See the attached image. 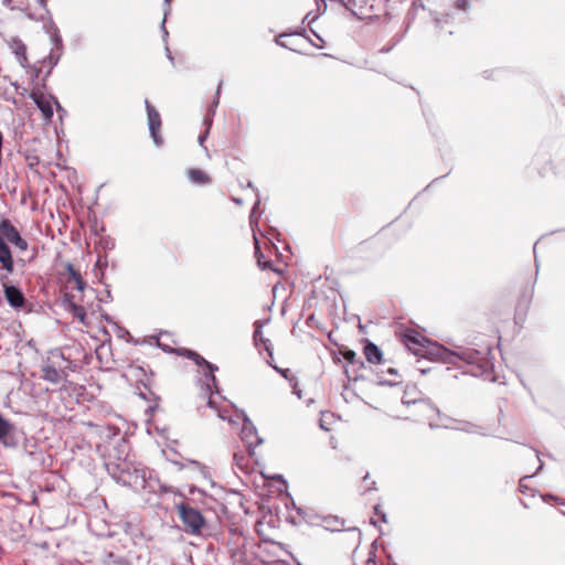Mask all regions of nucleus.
Listing matches in <instances>:
<instances>
[{"label": "nucleus", "instance_id": "30", "mask_svg": "<svg viewBox=\"0 0 565 565\" xmlns=\"http://www.w3.org/2000/svg\"><path fill=\"white\" fill-rule=\"evenodd\" d=\"M115 557H116V556H115L113 553H109V554L107 555V559L105 561V563H107V564H108L110 561H113L114 563H118V565H124V563H125V562H124V559H122V558L117 557V558L115 559Z\"/></svg>", "mask_w": 565, "mask_h": 565}, {"label": "nucleus", "instance_id": "25", "mask_svg": "<svg viewBox=\"0 0 565 565\" xmlns=\"http://www.w3.org/2000/svg\"><path fill=\"white\" fill-rule=\"evenodd\" d=\"M255 239V256L257 258V263H258V266L262 267V268H267V264H263L262 263V258L264 257L263 256V253L260 250V247H259V244H258V239L256 237H254Z\"/></svg>", "mask_w": 565, "mask_h": 565}, {"label": "nucleus", "instance_id": "37", "mask_svg": "<svg viewBox=\"0 0 565 565\" xmlns=\"http://www.w3.org/2000/svg\"><path fill=\"white\" fill-rule=\"evenodd\" d=\"M530 477L529 476H525L523 477L521 480H520V489L522 492H524V489L526 488V484L523 483L524 480L529 479Z\"/></svg>", "mask_w": 565, "mask_h": 565}, {"label": "nucleus", "instance_id": "1", "mask_svg": "<svg viewBox=\"0 0 565 565\" xmlns=\"http://www.w3.org/2000/svg\"><path fill=\"white\" fill-rule=\"evenodd\" d=\"M403 343L414 355L429 359L437 358L446 364L459 367H461L460 363H465L469 366L466 372L472 376L493 380L494 365L490 356V347H484L481 350L462 347L449 350L443 345L430 343L425 337L413 330L404 333Z\"/></svg>", "mask_w": 565, "mask_h": 565}, {"label": "nucleus", "instance_id": "52", "mask_svg": "<svg viewBox=\"0 0 565 565\" xmlns=\"http://www.w3.org/2000/svg\"><path fill=\"white\" fill-rule=\"evenodd\" d=\"M365 565H376V563H371L370 561H366Z\"/></svg>", "mask_w": 565, "mask_h": 565}, {"label": "nucleus", "instance_id": "40", "mask_svg": "<svg viewBox=\"0 0 565 565\" xmlns=\"http://www.w3.org/2000/svg\"><path fill=\"white\" fill-rule=\"evenodd\" d=\"M386 373H387V374H391V375H395V376H397V375H398V374H397V370H396V369H394V367H388V369L386 370Z\"/></svg>", "mask_w": 565, "mask_h": 565}, {"label": "nucleus", "instance_id": "27", "mask_svg": "<svg viewBox=\"0 0 565 565\" xmlns=\"http://www.w3.org/2000/svg\"><path fill=\"white\" fill-rule=\"evenodd\" d=\"M290 384H291V387H292V393L296 394L298 396V398H301L302 397V392L301 390L298 388V382L295 377H291L290 379Z\"/></svg>", "mask_w": 565, "mask_h": 565}, {"label": "nucleus", "instance_id": "10", "mask_svg": "<svg viewBox=\"0 0 565 565\" xmlns=\"http://www.w3.org/2000/svg\"><path fill=\"white\" fill-rule=\"evenodd\" d=\"M30 98L40 109L44 119L51 121L53 117V107L51 100L46 98L41 92H31Z\"/></svg>", "mask_w": 565, "mask_h": 565}, {"label": "nucleus", "instance_id": "32", "mask_svg": "<svg viewBox=\"0 0 565 565\" xmlns=\"http://www.w3.org/2000/svg\"><path fill=\"white\" fill-rule=\"evenodd\" d=\"M275 370L280 373L285 379H287L289 382H290V379L292 376L289 377V370L288 369H279V367H275Z\"/></svg>", "mask_w": 565, "mask_h": 565}, {"label": "nucleus", "instance_id": "35", "mask_svg": "<svg viewBox=\"0 0 565 565\" xmlns=\"http://www.w3.org/2000/svg\"><path fill=\"white\" fill-rule=\"evenodd\" d=\"M164 1V4H166V8H164V19H167V17L169 15L170 13V3L172 0H163Z\"/></svg>", "mask_w": 565, "mask_h": 565}, {"label": "nucleus", "instance_id": "36", "mask_svg": "<svg viewBox=\"0 0 565 565\" xmlns=\"http://www.w3.org/2000/svg\"><path fill=\"white\" fill-rule=\"evenodd\" d=\"M467 4H468V0H458V2H457V7L461 10H466Z\"/></svg>", "mask_w": 565, "mask_h": 565}, {"label": "nucleus", "instance_id": "20", "mask_svg": "<svg viewBox=\"0 0 565 565\" xmlns=\"http://www.w3.org/2000/svg\"><path fill=\"white\" fill-rule=\"evenodd\" d=\"M446 428H451V429H457V430H461V431H466V433H469V434H476L478 433V427L477 425L472 424V423H469V422H465V423H458L457 426H449V425H445Z\"/></svg>", "mask_w": 565, "mask_h": 565}, {"label": "nucleus", "instance_id": "5", "mask_svg": "<svg viewBox=\"0 0 565 565\" xmlns=\"http://www.w3.org/2000/svg\"><path fill=\"white\" fill-rule=\"evenodd\" d=\"M177 510L184 532L192 535H200L202 529L205 526V519L202 513L186 503L177 504Z\"/></svg>", "mask_w": 565, "mask_h": 565}, {"label": "nucleus", "instance_id": "6", "mask_svg": "<svg viewBox=\"0 0 565 565\" xmlns=\"http://www.w3.org/2000/svg\"><path fill=\"white\" fill-rule=\"evenodd\" d=\"M236 417L243 420L241 439L246 445L249 455L253 456L256 446L263 443V438L257 435L255 425L244 411L236 409Z\"/></svg>", "mask_w": 565, "mask_h": 565}, {"label": "nucleus", "instance_id": "15", "mask_svg": "<svg viewBox=\"0 0 565 565\" xmlns=\"http://www.w3.org/2000/svg\"><path fill=\"white\" fill-rule=\"evenodd\" d=\"M364 356L367 360V362L373 364H379L382 362V351L381 349L373 342L366 341L363 350Z\"/></svg>", "mask_w": 565, "mask_h": 565}, {"label": "nucleus", "instance_id": "31", "mask_svg": "<svg viewBox=\"0 0 565 565\" xmlns=\"http://www.w3.org/2000/svg\"><path fill=\"white\" fill-rule=\"evenodd\" d=\"M542 498H543V500H544V501H546V502H547L548 500H554V501H556L557 503L565 505V501H562L559 498H557V497H555V495H553V494H550V493H548V494L543 495Z\"/></svg>", "mask_w": 565, "mask_h": 565}, {"label": "nucleus", "instance_id": "28", "mask_svg": "<svg viewBox=\"0 0 565 565\" xmlns=\"http://www.w3.org/2000/svg\"><path fill=\"white\" fill-rule=\"evenodd\" d=\"M404 403H405V404H411V403H413V404H416V403L425 404V405L429 406L431 409H434V411H435L439 416H441L439 408L435 407V406H434L430 402H428V401L420 399V401L404 402Z\"/></svg>", "mask_w": 565, "mask_h": 565}, {"label": "nucleus", "instance_id": "22", "mask_svg": "<svg viewBox=\"0 0 565 565\" xmlns=\"http://www.w3.org/2000/svg\"><path fill=\"white\" fill-rule=\"evenodd\" d=\"M222 85H223V82L221 81L218 83V86H217V89H216V93H215V97L213 99V103L212 105L209 107L207 109V114L205 117H211L213 119V116L215 114V108L217 107L218 105V102H220V95H221V89H222Z\"/></svg>", "mask_w": 565, "mask_h": 565}, {"label": "nucleus", "instance_id": "13", "mask_svg": "<svg viewBox=\"0 0 565 565\" xmlns=\"http://www.w3.org/2000/svg\"><path fill=\"white\" fill-rule=\"evenodd\" d=\"M41 377L44 381H47L55 385L62 383L67 377V374L64 371L57 370L54 365L49 363L44 364L41 367Z\"/></svg>", "mask_w": 565, "mask_h": 565}, {"label": "nucleus", "instance_id": "24", "mask_svg": "<svg viewBox=\"0 0 565 565\" xmlns=\"http://www.w3.org/2000/svg\"><path fill=\"white\" fill-rule=\"evenodd\" d=\"M204 125L206 126V129H205V131H204L203 134H201V135L199 136V143H200L201 146H203V142H204V141H205V139L207 138L209 130H210V128H211V126H212V118H211V117H205V118H204Z\"/></svg>", "mask_w": 565, "mask_h": 565}, {"label": "nucleus", "instance_id": "8", "mask_svg": "<svg viewBox=\"0 0 565 565\" xmlns=\"http://www.w3.org/2000/svg\"><path fill=\"white\" fill-rule=\"evenodd\" d=\"M7 279H8V277L6 275L0 276V281L2 282V286H3V292H4V298H6L7 302L12 308H15V309L23 308L25 305V297H24L22 290L14 285L8 284Z\"/></svg>", "mask_w": 565, "mask_h": 565}, {"label": "nucleus", "instance_id": "38", "mask_svg": "<svg viewBox=\"0 0 565 565\" xmlns=\"http://www.w3.org/2000/svg\"><path fill=\"white\" fill-rule=\"evenodd\" d=\"M366 561H370L371 563H376L375 562V552L374 551H370L369 557H367Z\"/></svg>", "mask_w": 565, "mask_h": 565}, {"label": "nucleus", "instance_id": "4", "mask_svg": "<svg viewBox=\"0 0 565 565\" xmlns=\"http://www.w3.org/2000/svg\"><path fill=\"white\" fill-rule=\"evenodd\" d=\"M179 354L193 360L198 366L203 367V374L207 381L205 387V394L209 395L207 406L214 408L217 412L218 417L222 418L223 420L228 419V422H233L232 418L225 416L224 411L218 408L212 398V386L215 388V393H218L217 380L214 375L218 367L215 364L206 361L202 355L192 350L182 349L179 351Z\"/></svg>", "mask_w": 565, "mask_h": 565}, {"label": "nucleus", "instance_id": "26", "mask_svg": "<svg viewBox=\"0 0 565 565\" xmlns=\"http://www.w3.org/2000/svg\"><path fill=\"white\" fill-rule=\"evenodd\" d=\"M397 384H398V381L387 380V379L379 375V385H382V386H394V385H397Z\"/></svg>", "mask_w": 565, "mask_h": 565}, {"label": "nucleus", "instance_id": "7", "mask_svg": "<svg viewBox=\"0 0 565 565\" xmlns=\"http://www.w3.org/2000/svg\"><path fill=\"white\" fill-rule=\"evenodd\" d=\"M147 117H148V126L150 136L157 147L162 145V138L160 136L161 128V117L159 111L150 104L148 99L145 100Z\"/></svg>", "mask_w": 565, "mask_h": 565}, {"label": "nucleus", "instance_id": "42", "mask_svg": "<svg viewBox=\"0 0 565 565\" xmlns=\"http://www.w3.org/2000/svg\"><path fill=\"white\" fill-rule=\"evenodd\" d=\"M232 201L236 204V205H243V200L241 198H232Z\"/></svg>", "mask_w": 565, "mask_h": 565}, {"label": "nucleus", "instance_id": "3", "mask_svg": "<svg viewBox=\"0 0 565 565\" xmlns=\"http://www.w3.org/2000/svg\"><path fill=\"white\" fill-rule=\"evenodd\" d=\"M121 486L130 488L131 490L139 492L141 490L148 492H173L172 487L162 484L158 479L147 477V471L141 468H137L130 463V469H127L124 479H121Z\"/></svg>", "mask_w": 565, "mask_h": 565}, {"label": "nucleus", "instance_id": "49", "mask_svg": "<svg viewBox=\"0 0 565 565\" xmlns=\"http://www.w3.org/2000/svg\"><path fill=\"white\" fill-rule=\"evenodd\" d=\"M234 460L238 463V461H241V458L237 454H234Z\"/></svg>", "mask_w": 565, "mask_h": 565}, {"label": "nucleus", "instance_id": "46", "mask_svg": "<svg viewBox=\"0 0 565 565\" xmlns=\"http://www.w3.org/2000/svg\"><path fill=\"white\" fill-rule=\"evenodd\" d=\"M391 49H392V46H390V47H383V49H381V50H380V52H381V53H387V52H390V51H391Z\"/></svg>", "mask_w": 565, "mask_h": 565}, {"label": "nucleus", "instance_id": "34", "mask_svg": "<svg viewBox=\"0 0 565 565\" xmlns=\"http://www.w3.org/2000/svg\"><path fill=\"white\" fill-rule=\"evenodd\" d=\"M164 50H166V55H167L168 60H169L172 64H174V57H173V55H172V53H171V51H170V49H169V46H168V43H166Z\"/></svg>", "mask_w": 565, "mask_h": 565}, {"label": "nucleus", "instance_id": "47", "mask_svg": "<svg viewBox=\"0 0 565 565\" xmlns=\"http://www.w3.org/2000/svg\"><path fill=\"white\" fill-rule=\"evenodd\" d=\"M104 265L102 257H98V260L96 263V266L102 267Z\"/></svg>", "mask_w": 565, "mask_h": 565}, {"label": "nucleus", "instance_id": "12", "mask_svg": "<svg viewBox=\"0 0 565 565\" xmlns=\"http://www.w3.org/2000/svg\"><path fill=\"white\" fill-rule=\"evenodd\" d=\"M63 306L67 312H70L75 319H77L81 323L87 324L86 321V311L83 306L77 305L73 300V296L65 295L63 299Z\"/></svg>", "mask_w": 565, "mask_h": 565}, {"label": "nucleus", "instance_id": "53", "mask_svg": "<svg viewBox=\"0 0 565 565\" xmlns=\"http://www.w3.org/2000/svg\"><path fill=\"white\" fill-rule=\"evenodd\" d=\"M344 372H345V374L348 375V377L350 379L349 370H348V369H345V370H344Z\"/></svg>", "mask_w": 565, "mask_h": 565}, {"label": "nucleus", "instance_id": "54", "mask_svg": "<svg viewBox=\"0 0 565 565\" xmlns=\"http://www.w3.org/2000/svg\"><path fill=\"white\" fill-rule=\"evenodd\" d=\"M175 465H178L180 467V469L183 468V465L179 463V462H175Z\"/></svg>", "mask_w": 565, "mask_h": 565}, {"label": "nucleus", "instance_id": "14", "mask_svg": "<svg viewBox=\"0 0 565 565\" xmlns=\"http://www.w3.org/2000/svg\"><path fill=\"white\" fill-rule=\"evenodd\" d=\"M106 469L113 480H115L118 484H121V479H124L127 469H130V462H108L106 463Z\"/></svg>", "mask_w": 565, "mask_h": 565}, {"label": "nucleus", "instance_id": "19", "mask_svg": "<svg viewBox=\"0 0 565 565\" xmlns=\"http://www.w3.org/2000/svg\"><path fill=\"white\" fill-rule=\"evenodd\" d=\"M256 202L254 203V206L250 211V215H249V223H250V226L254 227L255 225L258 224V220L262 215V211L259 210V205H260V199H259V191L256 190Z\"/></svg>", "mask_w": 565, "mask_h": 565}, {"label": "nucleus", "instance_id": "21", "mask_svg": "<svg viewBox=\"0 0 565 565\" xmlns=\"http://www.w3.org/2000/svg\"><path fill=\"white\" fill-rule=\"evenodd\" d=\"M341 354H342L343 359H344L348 363H350V364H352V365H354L355 363H358L360 366H363V365H364V363H363L362 361H360V360H358V359H356V353H355L353 350H351V349H344V350H342V351H341Z\"/></svg>", "mask_w": 565, "mask_h": 565}, {"label": "nucleus", "instance_id": "16", "mask_svg": "<svg viewBox=\"0 0 565 565\" xmlns=\"http://www.w3.org/2000/svg\"><path fill=\"white\" fill-rule=\"evenodd\" d=\"M11 49L14 55L17 56L19 64L24 68L28 67L29 65L25 44L21 40L14 39L11 42Z\"/></svg>", "mask_w": 565, "mask_h": 565}, {"label": "nucleus", "instance_id": "45", "mask_svg": "<svg viewBox=\"0 0 565 565\" xmlns=\"http://www.w3.org/2000/svg\"><path fill=\"white\" fill-rule=\"evenodd\" d=\"M246 188H250V189H253L255 192H256V190H257L250 181H248V182H247Z\"/></svg>", "mask_w": 565, "mask_h": 565}, {"label": "nucleus", "instance_id": "51", "mask_svg": "<svg viewBox=\"0 0 565 565\" xmlns=\"http://www.w3.org/2000/svg\"><path fill=\"white\" fill-rule=\"evenodd\" d=\"M278 43H279L281 46H284V47H289V45H288V44H286V43H282V42H278Z\"/></svg>", "mask_w": 565, "mask_h": 565}, {"label": "nucleus", "instance_id": "50", "mask_svg": "<svg viewBox=\"0 0 565 565\" xmlns=\"http://www.w3.org/2000/svg\"><path fill=\"white\" fill-rule=\"evenodd\" d=\"M190 465H193V466H195V467H199V466H200V463H199L198 461H195V460H191V461H190Z\"/></svg>", "mask_w": 565, "mask_h": 565}, {"label": "nucleus", "instance_id": "2", "mask_svg": "<svg viewBox=\"0 0 565 565\" xmlns=\"http://www.w3.org/2000/svg\"><path fill=\"white\" fill-rule=\"evenodd\" d=\"M6 239L13 244L18 249L24 252L28 249V242L20 235L17 227L10 220L3 218L0 222V264L8 273H13L14 262L11 249Z\"/></svg>", "mask_w": 565, "mask_h": 565}, {"label": "nucleus", "instance_id": "18", "mask_svg": "<svg viewBox=\"0 0 565 565\" xmlns=\"http://www.w3.org/2000/svg\"><path fill=\"white\" fill-rule=\"evenodd\" d=\"M255 326H256V328L253 333V339H254L255 344L258 345L259 343H263L264 349L268 352V354L270 356H273L271 344H270V341L268 339H265L263 335L262 323L259 321H256Z\"/></svg>", "mask_w": 565, "mask_h": 565}, {"label": "nucleus", "instance_id": "23", "mask_svg": "<svg viewBox=\"0 0 565 565\" xmlns=\"http://www.w3.org/2000/svg\"><path fill=\"white\" fill-rule=\"evenodd\" d=\"M71 278L74 280L75 288L78 291H83L86 288V282L78 270L76 273H72Z\"/></svg>", "mask_w": 565, "mask_h": 565}, {"label": "nucleus", "instance_id": "11", "mask_svg": "<svg viewBox=\"0 0 565 565\" xmlns=\"http://www.w3.org/2000/svg\"><path fill=\"white\" fill-rule=\"evenodd\" d=\"M14 426L0 415V441L7 447H15L17 438L13 436Z\"/></svg>", "mask_w": 565, "mask_h": 565}, {"label": "nucleus", "instance_id": "44", "mask_svg": "<svg viewBox=\"0 0 565 565\" xmlns=\"http://www.w3.org/2000/svg\"><path fill=\"white\" fill-rule=\"evenodd\" d=\"M51 98L54 100V103H55V105H56V107H57V110H58V111H64V109L62 108V106L60 105V103L57 102V99H56L55 97H51Z\"/></svg>", "mask_w": 565, "mask_h": 565}, {"label": "nucleus", "instance_id": "29", "mask_svg": "<svg viewBox=\"0 0 565 565\" xmlns=\"http://www.w3.org/2000/svg\"><path fill=\"white\" fill-rule=\"evenodd\" d=\"M166 20H167V19H164V18H163V20H162V22H161V26H160V29H161V32H162V40H163V42H164V43H168L169 32H168V30H167V28H166Z\"/></svg>", "mask_w": 565, "mask_h": 565}, {"label": "nucleus", "instance_id": "43", "mask_svg": "<svg viewBox=\"0 0 565 565\" xmlns=\"http://www.w3.org/2000/svg\"><path fill=\"white\" fill-rule=\"evenodd\" d=\"M309 17H310V13H308V14L305 17V19H303V21H307V20H308V23H309V24H310L311 22H313V21L318 18L317 15H315V17H312V18L309 20Z\"/></svg>", "mask_w": 565, "mask_h": 565}, {"label": "nucleus", "instance_id": "41", "mask_svg": "<svg viewBox=\"0 0 565 565\" xmlns=\"http://www.w3.org/2000/svg\"><path fill=\"white\" fill-rule=\"evenodd\" d=\"M375 511H376V513L380 515L381 520H382L383 522H386V514H385L384 512H381V513H380L379 508H375Z\"/></svg>", "mask_w": 565, "mask_h": 565}, {"label": "nucleus", "instance_id": "9", "mask_svg": "<svg viewBox=\"0 0 565 565\" xmlns=\"http://www.w3.org/2000/svg\"><path fill=\"white\" fill-rule=\"evenodd\" d=\"M52 41L54 43V47L51 50L47 57L43 60V64L49 63L50 67L47 72L45 73L44 78L49 77L53 67L57 65L61 55H62V49H63V42L61 35L57 33V29H55L54 34L52 35Z\"/></svg>", "mask_w": 565, "mask_h": 565}, {"label": "nucleus", "instance_id": "55", "mask_svg": "<svg viewBox=\"0 0 565 565\" xmlns=\"http://www.w3.org/2000/svg\"><path fill=\"white\" fill-rule=\"evenodd\" d=\"M40 3H41V4H44V3H45V0H40Z\"/></svg>", "mask_w": 565, "mask_h": 565}, {"label": "nucleus", "instance_id": "48", "mask_svg": "<svg viewBox=\"0 0 565 565\" xmlns=\"http://www.w3.org/2000/svg\"><path fill=\"white\" fill-rule=\"evenodd\" d=\"M34 77H39L40 68H33Z\"/></svg>", "mask_w": 565, "mask_h": 565}, {"label": "nucleus", "instance_id": "39", "mask_svg": "<svg viewBox=\"0 0 565 565\" xmlns=\"http://www.w3.org/2000/svg\"><path fill=\"white\" fill-rule=\"evenodd\" d=\"M66 269H67L70 276H72V273H76L77 271L72 264H67L66 265Z\"/></svg>", "mask_w": 565, "mask_h": 565}, {"label": "nucleus", "instance_id": "17", "mask_svg": "<svg viewBox=\"0 0 565 565\" xmlns=\"http://www.w3.org/2000/svg\"><path fill=\"white\" fill-rule=\"evenodd\" d=\"M188 178L193 184L205 185L211 183V178L202 170H188Z\"/></svg>", "mask_w": 565, "mask_h": 565}, {"label": "nucleus", "instance_id": "33", "mask_svg": "<svg viewBox=\"0 0 565 565\" xmlns=\"http://www.w3.org/2000/svg\"><path fill=\"white\" fill-rule=\"evenodd\" d=\"M350 532L354 536L355 541L358 543H360V541H361V532L358 529H355V527L351 529Z\"/></svg>", "mask_w": 565, "mask_h": 565}]
</instances>
